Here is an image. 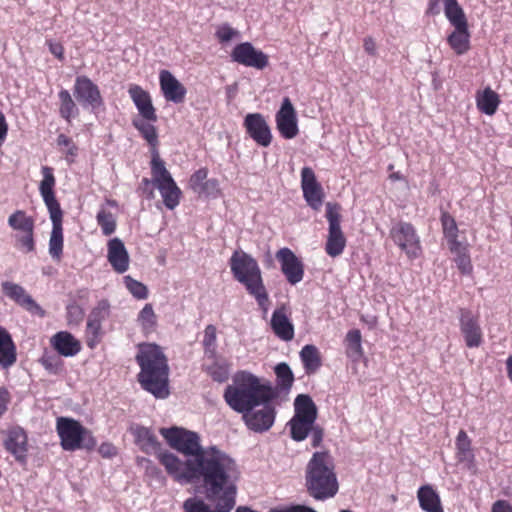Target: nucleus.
<instances>
[{"mask_svg": "<svg viewBox=\"0 0 512 512\" xmlns=\"http://www.w3.org/2000/svg\"><path fill=\"white\" fill-rule=\"evenodd\" d=\"M57 145L59 147L66 148V150H65L66 160L68 162H72L73 158L77 155L78 149H77L76 145L73 143V141L71 140V138H69L65 134H59L57 137Z\"/></svg>", "mask_w": 512, "mask_h": 512, "instance_id": "obj_50", "label": "nucleus"}, {"mask_svg": "<svg viewBox=\"0 0 512 512\" xmlns=\"http://www.w3.org/2000/svg\"><path fill=\"white\" fill-rule=\"evenodd\" d=\"M219 182L216 179H207L196 191L199 195L216 197L219 194Z\"/></svg>", "mask_w": 512, "mask_h": 512, "instance_id": "obj_53", "label": "nucleus"}, {"mask_svg": "<svg viewBox=\"0 0 512 512\" xmlns=\"http://www.w3.org/2000/svg\"><path fill=\"white\" fill-rule=\"evenodd\" d=\"M123 280L126 288L135 298L142 300L148 297L147 287L143 283L135 280L129 275L125 276Z\"/></svg>", "mask_w": 512, "mask_h": 512, "instance_id": "obj_47", "label": "nucleus"}, {"mask_svg": "<svg viewBox=\"0 0 512 512\" xmlns=\"http://www.w3.org/2000/svg\"><path fill=\"white\" fill-rule=\"evenodd\" d=\"M237 34L238 31L228 24H223L219 26L216 30V37L222 43L231 41Z\"/></svg>", "mask_w": 512, "mask_h": 512, "instance_id": "obj_54", "label": "nucleus"}, {"mask_svg": "<svg viewBox=\"0 0 512 512\" xmlns=\"http://www.w3.org/2000/svg\"><path fill=\"white\" fill-rule=\"evenodd\" d=\"M39 361L49 373L57 374L62 370V361L58 356L44 355Z\"/></svg>", "mask_w": 512, "mask_h": 512, "instance_id": "obj_51", "label": "nucleus"}, {"mask_svg": "<svg viewBox=\"0 0 512 512\" xmlns=\"http://www.w3.org/2000/svg\"><path fill=\"white\" fill-rule=\"evenodd\" d=\"M447 42L457 55H463L470 49V33L468 25L456 26L448 35Z\"/></svg>", "mask_w": 512, "mask_h": 512, "instance_id": "obj_29", "label": "nucleus"}, {"mask_svg": "<svg viewBox=\"0 0 512 512\" xmlns=\"http://www.w3.org/2000/svg\"><path fill=\"white\" fill-rule=\"evenodd\" d=\"M128 94L136 106L139 115L149 121H157L156 110L152 104L150 94L137 84H131Z\"/></svg>", "mask_w": 512, "mask_h": 512, "instance_id": "obj_21", "label": "nucleus"}, {"mask_svg": "<svg viewBox=\"0 0 512 512\" xmlns=\"http://www.w3.org/2000/svg\"><path fill=\"white\" fill-rule=\"evenodd\" d=\"M49 50L55 57L59 59L63 58L64 49L61 44L49 42Z\"/></svg>", "mask_w": 512, "mask_h": 512, "instance_id": "obj_62", "label": "nucleus"}, {"mask_svg": "<svg viewBox=\"0 0 512 512\" xmlns=\"http://www.w3.org/2000/svg\"><path fill=\"white\" fill-rule=\"evenodd\" d=\"M138 321L145 330L154 327L156 324V315L151 304H145L138 314Z\"/></svg>", "mask_w": 512, "mask_h": 512, "instance_id": "obj_49", "label": "nucleus"}, {"mask_svg": "<svg viewBox=\"0 0 512 512\" xmlns=\"http://www.w3.org/2000/svg\"><path fill=\"white\" fill-rule=\"evenodd\" d=\"M276 127L284 139H293L299 133L296 110L288 97L282 100L275 114Z\"/></svg>", "mask_w": 512, "mask_h": 512, "instance_id": "obj_11", "label": "nucleus"}, {"mask_svg": "<svg viewBox=\"0 0 512 512\" xmlns=\"http://www.w3.org/2000/svg\"><path fill=\"white\" fill-rule=\"evenodd\" d=\"M441 223H442V227H443L444 237L448 244V248L449 249L457 248V246L459 244H461L462 242H460L458 240L459 230H458L455 219L447 212H444L441 216Z\"/></svg>", "mask_w": 512, "mask_h": 512, "instance_id": "obj_38", "label": "nucleus"}, {"mask_svg": "<svg viewBox=\"0 0 512 512\" xmlns=\"http://www.w3.org/2000/svg\"><path fill=\"white\" fill-rule=\"evenodd\" d=\"M8 225L16 233L34 231V219L24 210H16L8 217Z\"/></svg>", "mask_w": 512, "mask_h": 512, "instance_id": "obj_37", "label": "nucleus"}, {"mask_svg": "<svg viewBox=\"0 0 512 512\" xmlns=\"http://www.w3.org/2000/svg\"><path fill=\"white\" fill-rule=\"evenodd\" d=\"M229 266L234 279L245 287L261 309L267 311L269 296L257 260L243 250H235Z\"/></svg>", "mask_w": 512, "mask_h": 512, "instance_id": "obj_5", "label": "nucleus"}, {"mask_svg": "<svg viewBox=\"0 0 512 512\" xmlns=\"http://www.w3.org/2000/svg\"><path fill=\"white\" fill-rule=\"evenodd\" d=\"M9 402V391L5 387L0 386V416H2L7 411Z\"/></svg>", "mask_w": 512, "mask_h": 512, "instance_id": "obj_56", "label": "nucleus"}, {"mask_svg": "<svg viewBox=\"0 0 512 512\" xmlns=\"http://www.w3.org/2000/svg\"><path fill=\"white\" fill-rule=\"evenodd\" d=\"M183 508L185 512H212L203 500L197 498L185 500Z\"/></svg>", "mask_w": 512, "mask_h": 512, "instance_id": "obj_52", "label": "nucleus"}, {"mask_svg": "<svg viewBox=\"0 0 512 512\" xmlns=\"http://www.w3.org/2000/svg\"><path fill=\"white\" fill-rule=\"evenodd\" d=\"M276 259L280 263L281 271L288 283L296 285L303 280L304 264L291 249L287 247L279 249Z\"/></svg>", "mask_w": 512, "mask_h": 512, "instance_id": "obj_13", "label": "nucleus"}, {"mask_svg": "<svg viewBox=\"0 0 512 512\" xmlns=\"http://www.w3.org/2000/svg\"><path fill=\"white\" fill-rule=\"evenodd\" d=\"M269 512H316L312 508L302 506V505H294L286 508H272Z\"/></svg>", "mask_w": 512, "mask_h": 512, "instance_id": "obj_57", "label": "nucleus"}, {"mask_svg": "<svg viewBox=\"0 0 512 512\" xmlns=\"http://www.w3.org/2000/svg\"><path fill=\"white\" fill-rule=\"evenodd\" d=\"M160 88L164 98L173 103H181L186 95V88L168 70L159 74Z\"/></svg>", "mask_w": 512, "mask_h": 512, "instance_id": "obj_23", "label": "nucleus"}, {"mask_svg": "<svg viewBox=\"0 0 512 512\" xmlns=\"http://www.w3.org/2000/svg\"><path fill=\"white\" fill-rule=\"evenodd\" d=\"M500 104L499 95L490 87L476 94V105L480 112L492 116L496 113Z\"/></svg>", "mask_w": 512, "mask_h": 512, "instance_id": "obj_30", "label": "nucleus"}, {"mask_svg": "<svg viewBox=\"0 0 512 512\" xmlns=\"http://www.w3.org/2000/svg\"><path fill=\"white\" fill-rule=\"evenodd\" d=\"M346 355L352 361L356 362L363 356L362 336L358 329L347 332L345 337Z\"/></svg>", "mask_w": 512, "mask_h": 512, "instance_id": "obj_34", "label": "nucleus"}, {"mask_svg": "<svg viewBox=\"0 0 512 512\" xmlns=\"http://www.w3.org/2000/svg\"><path fill=\"white\" fill-rule=\"evenodd\" d=\"M53 349L61 356L73 357L81 350V343L70 332L59 331L50 339Z\"/></svg>", "mask_w": 512, "mask_h": 512, "instance_id": "obj_24", "label": "nucleus"}, {"mask_svg": "<svg viewBox=\"0 0 512 512\" xmlns=\"http://www.w3.org/2000/svg\"><path fill=\"white\" fill-rule=\"evenodd\" d=\"M8 134V124L5 115L0 110V147L3 145Z\"/></svg>", "mask_w": 512, "mask_h": 512, "instance_id": "obj_61", "label": "nucleus"}, {"mask_svg": "<svg viewBox=\"0 0 512 512\" xmlns=\"http://www.w3.org/2000/svg\"><path fill=\"white\" fill-rule=\"evenodd\" d=\"M295 414L293 418L315 422L317 409L313 400L306 394H300L294 401Z\"/></svg>", "mask_w": 512, "mask_h": 512, "instance_id": "obj_31", "label": "nucleus"}, {"mask_svg": "<svg viewBox=\"0 0 512 512\" xmlns=\"http://www.w3.org/2000/svg\"><path fill=\"white\" fill-rule=\"evenodd\" d=\"M301 188L307 204L312 209L319 210L323 204V190L310 167L306 166L301 170Z\"/></svg>", "mask_w": 512, "mask_h": 512, "instance_id": "obj_16", "label": "nucleus"}, {"mask_svg": "<svg viewBox=\"0 0 512 512\" xmlns=\"http://www.w3.org/2000/svg\"><path fill=\"white\" fill-rule=\"evenodd\" d=\"M428 12L433 15L438 14L440 12L439 0H429Z\"/></svg>", "mask_w": 512, "mask_h": 512, "instance_id": "obj_64", "label": "nucleus"}, {"mask_svg": "<svg viewBox=\"0 0 512 512\" xmlns=\"http://www.w3.org/2000/svg\"><path fill=\"white\" fill-rule=\"evenodd\" d=\"M17 361L16 345L10 333L0 326V367L8 369Z\"/></svg>", "mask_w": 512, "mask_h": 512, "instance_id": "obj_25", "label": "nucleus"}, {"mask_svg": "<svg viewBox=\"0 0 512 512\" xmlns=\"http://www.w3.org/2000/svg\"><path fill=\"white\" fill-rule=\"evenodd\" d=\"M43 179L39 185L40 195L48 209L52 222V231L49 239V254L53 259L59 260L63 252V211L55 197L54 187L56 179L53 169L48 166L41 168Z\"/></svg>", "mask_w": 512, "mask_h": 512, "instance_id": "obj_6", "label": "nucleus"}, {"mask_svg": "<svg viewBox=\"0 0 512 512\" xmlns=\"http://www.w3.org/2000/svg\"><path fill=\"white\" fill-rule=\"evenodd\" d=\"M326 219L328 221V236L325 244V252L330 257H338L346 247V238L340 226V206L336 203L326 204Z\"/></svg>", "mask_w": 512, "mask_h": 512, "instance_id": "obj_9", "label": "nucleus"}, {"mask_svg": "<svg viewBox=\"0 0 512 512\" xmlns=\"http://www.w3.org/2000/svg\"><path fill=\"white\" fill-rule=\"evenodd\" d=\"M417 498L423 511L444 512L440 496L432 486H421L417 491Z\"/></svg>", "mask_w": 512, "mask_h": 512, "instance_id": "obj_28", "label": "nucleus"}, {"mask_svg": "<svg viewBox=\"0 0 512 512\" xmlns=\"http://www.w3.org/2000/svg\"><path fill=\"white\" fill-rule=\"evenodd\" d=\"M363 47H364V50L369 55H375L376 54V44H375L374 40L371 37H366L364 39Z\"/></svg>", "mask_w": 512, "mask_h": 512, "instance_id": "obj_63", "label": "nucleus"}, {"mask_svg": "<svg viewBox=\"0 0 512 512\" xmlns=\"http://www.w3.org/2000/svg\"><path fill=\"white\" fill-rule=\"evenodd\" d=\"M109 314V303L106 300L100 301L90 312L87 321V331L93 336H98L101 330L102 321Z\"/></svg>", "mask_w": 512, "mask_h": 512, "instance_id": "obj_32", "label": "nucleus"}, {"mask_svg": "<svg viewBox=\"0 0 512 512\" xmlns=\"http://www.w3.org/2000/svg\"><path fill=\"white\" fill-rule=\"evenodd\" d=\"M223 397L231 409L244 413L271 402L276 392L270 382H261L254 374L239 371L233 376V383L225 388Z\"/></svg>", "mask_w": 512, "mask_h": 512, "instance_id": "obj_2", "label": "nucleus"}, {"mask_svg": "<svg viewBox=\"0 0 512 512\" xmlns=\"http://www.w3.org/2000/svg\"><path fill=\"white\" fill-rule=\"evenodd\" d=\"M96 221L101 228L102 234L110 236L116 231L117 222L115 215L101 206L96 215Z\"/></svg>", "mask_w": 512, "mask_h": 512, "instance_id": "obj_41", "label": "nucleus"}, {"mask_svg": "<svg viewBox=\"0 0 512 512\" xmlns=\"http://www.w3.org/2000/svg\"><path fill=\"white\" fill-rule=\"evenodd\" d=\"M491 512H512V505L506 500H497L493 503Z\"/></svg>", "mask_w": 512, "mask_h": 512, "instance_id": "obj_59", "label": "nucleus"}, {"mask_svg": "<svg viewBox=\"0 0 512 512\" xmlns=\"http://www.w3.org/2000/svg\"><path fill=\"white\" fill-rule=\"evenodd\" d=\"M131 432L135 438L136 444L143 452L153 454L159 451L160 443L149 428L137 425L131 428Z\"/></svg>", "mask_w": 512, "mask_h": 512, "instance_id": "obj_27", "label": "nucleus"}, {"mask_svg": "<svg viewBox=\"0 0 512 512\" xmlns=\"http://www.w3.org/2000/svg\"><path fill=\"white\" fill-rule=\"evenodd\" d=\"M456 449L460 461H473L474 455L471 451V440L464 430H460L457 435Z\"/></svg>", "mask_w": 512, "mask_h": 512, "instance_id": "obj_43", "label": "nucleus"}, {"mask_svg": "<svg viewBox=\"0 0 512 512\" xmlns=\"http://www.w3.org/2000/svg\"><path fill=\"white\" fill-rule=\"evenodd\" d=\"M208 170L201 168L194 172L190 178V186L196 192L200 186L207 180Z\"/></svg>", "mask_w": 512, "mask_h": 512, "instance_id": "obj_55", "label": "nucleus"}, {"mask_svg": "<svg viewBox=\"0 0 512 512\" xmlns=\"http://www.w3.org/2000/svg\"><path fill=\"white\" fill-rule=\"evenodd\" d=\"M152 183L159 190L163 203L169 210H173L180 202L181 190L175 183L170 172L166 169L164 161L155 152L151 160Z\"/></svg>", "mask_w": 512, "mask_h": 512, "instance_id": "obj_8", "label": "nucleus"}, {"mask_svg": "<svg viewBox=\"0 0 512 512\" xmlns=\"http://www.w3.org/2000/svg\"><path fill=\"white\" fill-rule=\"evenodd\" d=\"M4 447L17 461L24 462L28 451V438L25 430L19 426L5 432Z\"/></svg>", "mask_w": 512, "mask_h": 512, "instance_id": "obj_19", "label": "nucleus"}, {"mask_svg": "<svg viewBox=\"0 0 512 512\" xmlns=\"http://www.w3.org/2000/svg\"><path fill=\"white\" fill-rule=\"evenodd\" d=\"M391 238L409 258L420 255L421 245L414 226L408 222H399L390 231Z\"/></svg>", "mask_w": 512, "mask_h": 512, "instance_id": "obj_10", "label": "nucleus"}, {"mask_svg": "<svg viewBox=\"0 0 512 512\" xmlns=\"http://www.w3.org/2000/svg\"><path fill=\"white\" fill-rule=\"evenodd\" d=\"M271 327L275 335L283 341L294 337V326L287 317L284 308L276 309L271 317Z\"/></svg>", "mask_w": 512, "mask_h": 512, "instance_id": "obj_26", "label": "nucleus"}, {"mask_svg": "<svg viewBox=\"0 0 512 512\" xmlns=\"http://www.w3.org/2000/svg\"><path fill=\"white\" fill-rule=\"evenodd\" d=\"M233 61L259 70L268 65V57L261 50H257L250 42L236 45L231 53Z\"/></svg>", "mask_w": 512, "mask_h": 512, "instance_id": "obj_15", "label": "nucleus"}, {"mask_svg": "<svg viewBox=\"0 0 512 512\" xmlns=\"http://www.w3.org/2000/svg\"><path fill=\"white\" fill-rule=\"evenodd\" d=\"M74 96L84 107L95 110L102 106L103 99L98 86L87 76H78L74 84Z\"/></svg>", "mask_w": 512, "mask_h": 512, "instance_id": "obj_12", "label": "nucleus"}, {"mask_svg": "<svg viewBox=\"0 0 512 512\" xmlns=\"http://www.w3.org/2000/svg\"><path fill=\"white\" fill-rule=\"evenodd\" d=\"M56 431L60 438V445L65 451L92 450L96 447L97 441L92 432L73 418L58 417Z\"/></svg>", "mask_w": 512, "mask_h": 512, "instance_id": "obj_7", "label": "nucleus"}, {"mask_svg": "<svg viewBox=\"0 0 512 512\" xmlns=\"http://www.w3.org/2000/svg\"><path fill=\"white\" fill-rule=\"evenodd\" d=\"M107 250V259L112 268L119 274L126 272L130 259L123 241L117 237L110 239Z\"/></svg>", "mask_w": 512, "mask_h": 512, "instance_id": "obj_22", "label": "nucleus"}, {"mask_svg": "<svg viewBox=\"0 0 512 512\" xmlns=\"http://www.w3.org/2000/svg\"><path fill=\"white\" fill-rule=\"evenodd\" d=\"M450 252L454 255V261L458 267V269L463 274H469L472 271V264L468 250L467 243H461L455 249H449Z\"/></svg>", "mask_w": 512, "mask_h": 512, "instance_id": "obj_40", "label": "nucleus"}, {"mask_svg": "<svg viewBox=\"0 0 512 512\" xmlns=\"http://www.w3.org/2000/svg\"><path fill=\"white\" fill-rule=\"evenodd\" d=\"M156 121H149L145 118H135L132 121L133 126L140 132L142 137L153 148V153L158 152L156 146L158 145V135L154 123ZM154 154H152L153 156Z\"/></svg>", "mask_w": 512, "mask_h": 512, "instance_id": "obj_33", "label": "nucleus"}, {"mask_svg": "<svg viewBox=\"0 0 512 512\" xmlns=\"http://www.w3.org/2000/svg\"><path fill=\"white\" fill-rule=\"evenodd\" d=\"M205 370L214 381L219 383L227 381L230 374V367L226 361L215 360L211 365H208Z\"/></svg>", "mask_w": 512, "mask_h": 512, "instance_id": "obj_44", "label": "nucleus"}, {"mask_svg": "<svg viewBox=\"0 0 512 512\" xmlns=\"http://www.w3.org/2000/svg\"><path fill=\"white\" fill-rule=\"evenodd\" d=\"M136 361L140 366L138 381L141 387L156 398H167L169 367L162 349L156 344L141 345Z\"/></svg>", "mask_w": 512, "mask_h": 512, "instance_id": "obj_3", "label": "nucleus"}, {"mask_svg": "<svg viewBox=\"0 0 512 512\" xmlns=\"http://www.w3.org/2000/svg\"><path fill=\"white\" fill-rule=\"evenodd\" d=\"M460 330L465 343L469 348H477L482 344V330L479 325L478 317L470 310L461 309L460 311Z\"/></svg>", "mask_w": 512, "mask_h": 512, "instance_id": "obj_18", "label": "nucleus"}, {"mask_svg": "<svg viewBox=\"0 0 512 512\" xmlns=\"http://www.w3.org/2000/svg\"><path fill=\"white\" fill-rule=\"evenodd\" d=\"M262 408L243 413L245 424L250 430L264 432L269 430L275 421V409L268 403H262Z\"/></svg>", "mask_w": 512, "mask_h": 512, "instance_id": "obj_17", "label": "nucleus"}, {"mask_svg": "<svg viewBox=\"0 0 512 512\" xmlns=\"http://www.w3.org/2000/svg\"><path fill=\"white\" fill-rule=\"evenodd\" d=\"M300 358L307 373L316 372L321 366L319 350L312 344L305 345L300 351Z\"/></svg>", "mask_w": 512, "mask_h": 512, "instance_id": "obj_36", "label": "nucleus"}, {"mask_svg": "<svg viewBox=\"0 0 512 512\" xmlns=\"http://www.w3.org/2000/svg\"><path fill=\"white\" fill-rule=\"evenodd\" d=\"M99 453L105 458H111L116 455L117 450L111 443H102L99 447Z\"/></svg>", "mask_w": 512, "mask_h": 512, "instance_id": "obj_60", "label": "nucleus"}, {"mask_svg": "<svg viewBox=\"0 0 512 512\" xmlns=\"http://www.w3.org/2000/svg\"><path fill=\"white\" fill-rule=\"evenodd\" d=\"M277 384L282 390H289L294 382V375L288 364L282 362L276 365Z\"/></svg>", "mask_w": 512, "mask_h": 512, "instance_id": "obj_45", "label": "nucleus"}, {"mask_svg": "<svg viewBox=\"0 0 512 512\" xmlns=\"http://www.w3.org/2000/svg\"><path fill=\"white\" fill-rule=\"evenodd\" d=\"M160 433L173 449L188 457L182 462L170 452H160L158 458L168 474L181 484L201 483L205 498L215 503L214 512H230L240 475L236 461L215 446L202 448L195 432L172 427L161 428Z\"/></svg>", "mask_w": 512, "mask_h": 512, "instance_id": "obj_1", "label": "nucleus"}, {"mask_svg": "<svg viewBox=\"0 0 512 512\" xmlns=\"http://www.w3.org/2000/svg\"><path fill=\"white\" fill-rule=\"evenodd\" d=\"M243 126L247 134L262 147L272 142V133L265 117L261 113H249L245 116Z\"/></svg>", "mask_w": 512, "mask_h": 512, "instance_id": "obj_14", "label": "nucleus"}, {"mask_svg": "<svg viewBox=\"0 0 512 512\" xmlns=\"http://www.w3.org/2000/svg\"><path fill=\"white\" fill-rule=\"evenodd\" d=\"M307 492L316 500L334 497L339 490L335 463L327 451L314 452L305 469Z\"/></svg>", "mask_w": 512, "mask_h": 512, "instance_id": "obj_4", "label": "nucleus"}, {"mask_svg": "<svg viewBox=\"0 0 512 512\" xmlns=\"http://www.w3.org/2000/svg\"><path fill=\"white\" fill-rule=\"evenodd\" d=\"M1 286L3 293L19 306L33 314H39L41 316L44 315L42 308L33 300L22 286L10 281L2 282Z\"/></svg>", "mask_w": 512, "mask_h": 512, "instance_id": "obj_20", "label": "nucleus"}, {"mask_svg": "<svg viewBox=\"0 0 512 512\" xmlns=\"http://www.w3.org/2000/svg\"><path fill=\"white\" fill-rule=\"evenodd\" d=\"M444 13L453 27L468 25L465 13L457 0H444Z\"/></svg>", "mask_w": 512, "mask_h": 512, "instance_id": "obj_39", "label": "nucleus"}, {"mask_svg": "<svg viewBox=\"0 0 512 512\" xmlns=\"http://www.w3.org/2000/svg\"><path fill=\"white\" fill-rule=\"evenodd\" d=\"M309 433H311L312 446H319L323 440V430L320 427L313 425Z\"/></svg>", "mask_w": 512, "mask_h": 512, "instance_id": "obj_58", "label": "nucleus"}, {"mask_svg": "<svg viewBox=\"0 0 512 512\" xmlns=\"http://www.w3.org/2000/svg\"><path fill=\"white\" fill-rule=\"evenodd\" d=\"M15 247L23 253H30L35 250L34 231L16 233Z\"/></svg>", "mask_w": 512, "mask_h": 512, "instance_id": "obj_46", "label": "nucleus"}, {"mask_svg": "<svg viewBox=\"0 0 512 512\" xmlns=\"http://www.w3.org/2000/svg\"><path fill=\"white\" fill-rule=\"evenodd\" d=\"M216 328L208 325L204 330L203 345L205 354L209 357H215L216 353Z\"/></svg>", "mask_w": 512, "mask_h": 512, "instance_id": "obj_48", "label": "nucleus"}, {"mask_svg": "<svg viewBox=\"0 0 512 512\" xmlns=\"http://www.w3.org/2000/svg\"><path fill=\"white\" fill-rule=\"evenodd\" d=\"M315 422L293 418L288 422L291 431V437L295 441H303L309 434Z\"/></svg>", "mask_w": 512, "mask_h": 512, "instance_id": "obj_42", "label": "nucleus"}, {"mask_svg": "<svg viewBox=\"0 0 512 512\" xmlns=\"http://www.w3.org/2000/svg\"><path fill=\"white\" fill-rule=\"evenodd\" d=\"M58 98L59 114L63 119L70 123L73 118L78 116L79 109L68 90L61 89L58 93Z\"/></svg>", "mask_w": 512, "mask_h": 512, "instance_id": "obj_35", "label": "nucleus"}]
</instances>
